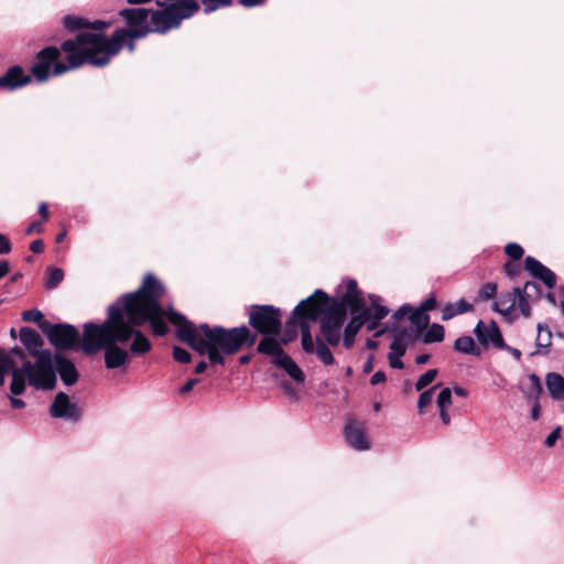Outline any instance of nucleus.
Here are the masks:
<instances>
[{
  "label": "nucleus",
  "instance_id": "obj_19",
  "mask_svg": "<svg viewBox=\"0 0 564 564\" xmlns=\"http://www.w3.org/2000/svg\"><path fill=\"white\" fill-rule=\"evenodd\" d=\"M330 304H338L346 311L348 307L351 314L362 311L364 297L361 293H343L339 300H334Z\"/></svg>",
  "mask_w": 564,
  "mask_h": 564
},
{
  "label": "nucleus",
  "instance_id": "obj_35",
  "mask_svg": "<svg viewBox=\"0 0 564 564\" xmlns=\"http://www.w3.org/2000/svg\"><path fill=\"white\" fill-rule=\"evenodd\" d=\"M440 384H436L427 390H424L420 397H419V400H417V408H419V412L420 413H423L424 412V409L426 406H429L431 403H432V400H433V397H434V390L438 387Z\"/></svg>",
  "mask_w": 564,
  "mask_h": 564
},
{
  "label": "nucleus",
  "instance_id": "obj_31",
  "mask_svg": "<svg viewBox=\"0 0 564 564\" xmlns=\"http://www.w3.org/2000/svg\"><path fill=\"white\" fill-rule=\"evenodd\" d=\"M314 351L324 365H332L334 362V356L332 351L327 345L318 337L316 338V348Z\"/></svg>",
  "mask_w": 564,
  "mask_h": 564
},
{
  "label": "nucleus",
  "instance_id": "obj_25",
  "mask_svg": "<svg viewBox=\"0 0 564 564\" xmlns=\"http://www.w3.org/2000/svg\"><path fill=\"white\" fill-rule=\"evenodd\" d=\"M64 279V271L61 268L48 267L45 272V289L54 290Z\"/></svg>",
  "mask_w": 564,
  "mask_h": 564
},
{
  "label": "nucleus",
  "instance_id": "obj_16",
  "mask_svg": "<svg viewBox=\"0 0 564 564\" xmlns=\"http://www.w3.org/2000/svg\"><path fill=\"white\" fill-rule=\"evenodd\" d=\"M110 23L96 20L94 22H88L86 19L76 17V15H66L63 18V25L66 30L74 32L82 29H91L95 31H101L107 28Z\"/></svg>",
  "mask_w": 564,
  "mask_h": 564
},
{
  "label": "nucleus",
  "instance_id": "obj_56",
  "mask_svg": "<svg viewBox=\"0 0 564 564\" xmlns=\"http://www.w3.org/2000/svg\"><path fill=\"white\" fill-rule=\"evenodd\" d=\"M386 381V373L383 371H376L371 378H370V383L372 386H376L378 383H381V382H384Z\"/></svg>",
  "mask_w": 564,
  "mask_h": 564
},
{
  "label": "nucleus",
  "instance_id": "obj_12",
  "mask_svg": "<svg viewBox=\"0 0 564 564\" xmlns=\"http://www.w3.org/2000/svg\"><path fill=\"white\" fill-rule=\"evenodd\" d=\"M524 268L533 278L542 281L546 288L552 289L555 286V273L535 258L528 256L524 260Z\"/></svg>",
  "mask_w": 564,
  "mask_h": 564
},
{
  "label": "nucleus",
  "instance_id": "obj_42",
  "mask_svg": "<svg viewBox=\"0 0 564 564\" xmlns=\"http://www.w3.org/2000/svg\"><path fill=\"white\" fill-rule=\"evenodd\" d=\"M292 358L281 349V351L276 352L272 356V364L278 368L286 367L288 362L291 361Z\"/></svg>",
  "mask_w": 564,
  "mask_h": 564
},
{
  "label": "nucleus",
  "instance_id": "obj_20",
  "mask_svg": "<svg viewBox=\"0 0 564 564\" xmlns=\"http://www.w3.org/2000/svg\"><path fill=\"white\" fill-rule=\"evenodd\" d=\"M545 384L550 395L555 400L564 399V377L556 372H550L545 377Z\"/></svg>",
  "mask_w": 564,
  "mask_h": 564
},
{
  "label": "nucleus",
  "instance_id": "obj_43",
  "mask_svg": "<svg viewBox=\"0 0 564 564\" xmlns=\"http://www.w3.org/2000/svg\"><path fill=\"white\" fill-rule=\"evenodd\" d=\"M516 306L519 307L522 315H524V316L530 315V305H529L528 296L524 295L520 290H519V296L517 295Z\"/></svg>",
  "mask_w": 564,
  "mask_h": 564
},
{
  "label": "nucleus",
  "instance_id": "obj_15",
  "mask_svg": "<svg viewBox=\"0 0 564 564\" xmlns=\"http://www.w3.org/2000/svg\"><path fill=\"white\" fill-rule=\"evenodd\" d=\"M31 82L30 76L23 73V69L15 65L10 67L7 73L1 76L2 88L14 90L19 87H23Z\"/></svg>",
  "mask_w": 564,
  "mask_h": 564
},
{
  "label": "nucleus",
  "instance_id": "obj_52",
  "mask_svg": "<svg viewBox=\"0 0 564 564\" xmlns=\"http://www.w3.org/2000/svg\"><path fill=\"white\" fill-rule=\"evenodd\" d=\"M44 231V227L41 221H33L30 224V226L26 228L25 234L26 235H33V234H42Z\"/></svg>",
  "mask_w": 564,
  "mask_h": 564
},
{
  "label": "nucleus",
  "instance_id": "obj_64",
  "mask_svg": "<svg viewBox=\"0 0 564 564\" xmlns=\"http://www.w3.org/2000/svg\"><path fill=\"white\" fill-rule=\"evenodd\" d=\"M135 37H130V36H127L126 40L122 42V46L126 45L127 48L129 50V52H133L134 51V40Z\"/></svg>",
  "mask_w": 564,
  "mask_h": 564
},
{
  "label": "nucleus",
  "instance_id": "obj_57",
  "mask_svg": "<svg viewBox=\"0 0 564 564\" xmlns=\"http://www.w3.org/2000/svg\"><path fill=\"white\" fill-rule=\"evenodd\" d=\"M10 404L13 409H23L25 406V402L22 399L15 398V395H10Z\"/></svg>",
  "mask_w": 564,
  "mask_h": 564
},
{
  "label": "nucleus",
  "instance_id": "obj_58",
  "mask_svg": "<svg viewBox=\"0 0 564 564\" xmlns=\"http://www.w3.org/2000/svg\"><path fill=\"white\" fill-rule=\"evenodd\" d=\"M344 293H361L358 290L357 282L355 280H348L346 284V291Z\"/></svg>",
  "mask_w": 564,
  "mask_h": 564
},
{
  "label": "nucleus",
  "instance_id": "obj_46",
  "mask_svg": "<svg viewBox=\"0 0 564 564\" xmlns=\"http://www.w3.org/2000/svg\"><path fill=\"white\" fill-rule=\"evenodd\" d=\"M561 437V427L557 426L545 438L544 445L546 447H552L556 443V441Z\"/></svg>",
  "mask_w": 564,
  "mask_h": 564
},
{
  "label": "nucleus",
  "instance_id": "obj_13",
  "mask_svg": "<svg viewBox=\"0 0 564 564\" xmlns=\"http://www.w3.org/2000/svg\"><path fill=\"white\" fill-rule=\"evenodd\" d=\"M54 366H55V373H58L62 382L65 386L70 387V386H74L78 381L79 373H78L75 365L73 364V361L69 360L68 358H66L59 354H55L54 355Z\"/></svg>",
  "mask_w": 564,
  "mask_h": 564
},
{
  "label": "nucleus",
  "instance_id": "obj_2",
  "mask_svg": "<svg viewBox=\"0 0 564 564\" xmlns=\"http://www.w3.org/2000/svg\"><path fill=\"white\" fill-rule=\"evenodd\" d=\"M61 47L66 54L67 64L58 61L59 51L55 46H47L36 54L31 73L37 82H45L51 76H59L85 63L104 67L119 53L117 42L90 35L87 31L78 33L74 40L64 41Z\"/></svg>",
  "mask_w": 564,
  "mask_h": 564
},
{
  "label": "nucleus",
  "instance_id": "obj_5",
  "mask_svg": "<svg viewBox=\"0 0 564 564\" xmlns=\"http://www.w3.org/2000/svg\"><path fill=\"white\" fill-rule=\"evenodd\" d=\"M327 294L316 290L312 295L302 300L293 310L294 317L305 316L312 322L321 318V333L328 345L336 346L341 338V328L347 313L338 304H329Z\"/></svg>",
  "mask_w": 564,
  "mask_h": 564
},
{
  "label": "nucleus",
  "instance_id": "obj_55",
  "mask_svg": "<svg viewBox=\"0 0 564 564\" xmlns=\"http://www.w3.org/2000/svg\"><path fill=\"white\" fill-rule=\"evenodd\" d=\"M30 250L34 253H42L44 251V242L41 239L33 240L30 243Z\"/></svg>",
  "mask_w": 564,
  "mask_h": 564
},
{
  "label": "nucleus",
  "instance_id": "obj_33",
  "mask_svg": "<svg viewBox=\"0 0 564 564\" xmlns=\"http://www.w3.org/2000/svg\"><path fill=\"white\" fill-rule=\"evenodd\" d=\"M405 332H401L394 336L390 344V352L399 356H403L406 351V343L404 339Z\"/></svg>",
  "mask_w": 564,
  "mask_h": 564
},
{
  "label": "nucleus",
  "instance_id": "obj_44",
  "mask_svg": "<svg viewBox=\"0 0 564 564\" xmlns=\"http://www.w3.org/2000/svg\"><path fill=\"white\" fill-rule=\"evenodd\" d=\"M173 358L181 364H187L191 361V354L186 349L175 346L173 348Z\"/></svg>",
  "mask_w": 564,
  "mask_h": 564
},
{
  "label": "nucleus",
  "instance_id": "obj_47",
  "mask_svg": "<svg viewBox=\"0 0 564 564\" xmlns=\"http://www.w3.org/2000/svg\"><path fill=\"white\" fill-rule=\"evenodd\" d=\"M410 311H411V306L409 304H404L398 311L394 312V314L392 315V319L394 321V323H398L405 316L409 317Z\"/></svg>",
  "mask_w": 564,
  "mask_h": 564
},
{
  "label": "nucleus",
  "instance_id": "obj_8",
  "mask_svg": "<svg viewBox=\"0 0 564 564\" xmlns=\"http://www.w3.org/2000/svg\"><path fill=\"white\" fill-rule=\"evenodd\" d=\"M249 324L263 335L281 333V311L273 305H252L249 313Z\"/></svg>",
  "mask_w": 564,
  "mask_h": 564
},
{
  "label": "nucleus",
  "instance_id": "obj_26",
  "mask_svg": "<svg viewBox=\"0 0 564 564\" xmlns=\"http://www.w3.org/2000/svg\"><path fill=\"white\" fill-rule=\"evenodd\" d=\"M369 297L371 300V306L364 307L362 310H370V319L381 321L389 314V310L378 303L380 301L378 295H369Z\"/></svg>",
  "mask_w": 564,
  "mask_h": 564
},
{
  "label": "nucleus",
  "instance_id": "obj_24",
  "mask_svg": "<svg viewBox=\"0 0 564 564\" xmlns=\"http://www.w3.org/2000/svg\"><path fill=\"white\" fill-rule=\"evenodd\" d=\"M409 321L416 332L424 330L430 322L429 315L420 308H412L409 312Z\"/></svg>",
  "mask_w": 564,
  "mask_h": 564
},
{
  "label": "nucleus",
  "instance_id": "obj_37",
  "mask_svg": "<svg viewBox=\"0 0 564 564\" xmlns=\"http://www.w3.org/2000/svg\"><path fill=\"white\" fill-rule=\"evenodd\" d=\"M436 403L440 410L447 409L452 404V390L443 388L437 395Z\"/></svg>",
  "mask_w": 564,
  "mask_h": 564
},
{
  "label": "nucleus",
  "instance_id": "obj_32",
  "mask_svg": "<svg viewBox=\"0 0 564 564\" xmlns=\"http://www.w3.org/2000/svg\"><path fill=\"white\" fill-rule=\"evenodd\" d=\"M14 368V362L9 354L6 349L0 348V387L4 383L6 373Z\"/></svg>",
  "mask_w": 564,
  "mask_h": 564
},
{
  "label": "nucleus",
  "instance_id": "obj_39",
  "mask_svg": "<svg viewBox=\"0 0 564 564\" xmlns=\"http://www.w3.org/2000/svg\"><path fill=\"white\" fill-rule=\"evenodd\" d=\"M505 252L509 258L519 260L522 258L524 250L520 245L516 242H509L505 247Z\"/></svg>",
  "mask_w": 564,
  "mask_h": 564
},
{
  "label": "nucleus",
  "instance_id": "obj_41",
  "mask_svg": "<svg viewBox=\"0 0 564 564\" xmlns=\"http://www.w3.org/2000/svg\"><path fill=\"white\" fill-rule=\"evenodd\" d=\"M497 293V284L496 283H486L481 286L478 292V296L482 300H489L496 296Z\"/></svg>",
  "mask_w": 564,
  "mask_h": 564
},
{
  "label": "nucleus",
  "instance_id": "obj_63",
  "mask_svg": "<svg viewBox=\"0 0 564 564\" xmlns=\"http://www.w3.org/2000/svg\"><path fill=\"white\" fill-rule=\"evenodd\" d=\"M440 417L444 424L447 425L451 423V416L447 413V409L440 410Z\"/></svg>",
  "mask_w": 564,
  "mask_h": 564
},
{
  "label": "nucleus",
  "instance_id": "obj_45",
  "mask_svg": "<svg viewBox=\"0 0 564 564\" xmlns=\"http://www.w3.org/2000/svg\"><path fill=\"white\" fill-rule=\"evenodd\" d=\"M520 291L528 297H532V296H538L540 290L535 282L528 281L524 283L523 288H520Z\"/></svg>",
  "mask_w": 564,
  "mask_h": 564
},
{
  "label": "nucleus",
  "instance_id": "obj_14",
  "mask_svg": "<svg viewBox=\"0 0 564 564\" xmlns=\"http://www.w3.org/2000/svg\"><path fill=\"white\" fill-rule=\"evenodd\" d=\"M370 319V310H362L357 314H352V317L345 327L344 333V346L350 348L354 345L355 336L359 332L360 327Z\"/></svg>",
  "mask_w": 564,
  "mask_h": 564
},
{
  "label": "nucleus",
  "instance_id": "obj_36",
  "mask_svg": "<svg viewBox=\"0 0 564 564\" xmlns=\"http://www.w3.org/2000/svg\"><path fill=\"white\" fill-rule=\"evenodd\" d=\"M22 319L24 322L36 323L40 327L42 323H45L43 313L37 308L24 311L22 313Z\"/></svg>",
  "mask_w": 564,
  "mask_h": 564
},
{
  "label": "nucleus",
  "instance_id": "obj_60",
  "mask_svg": "<svg viewBox=\"0 0 564 564\" xmlns=\"http://www.w3.org/2000/svg\"><path fill=\"white\" fill-rule=\"evenodd\" d=\"M264 2V0H239V3L245 8H252L260 6Z\"/></svg>",
  "mask_w": 564,
  "mask_h": 564
},
{
  "label": "nucleus",
  "instance_id": "obj_28",
  "mask_svg": "<svg viewBox=\"0 0 564 564\" xmlns=\"http://www.w3.org/2000/svg\"><path fill=\"white\" fill-rule=\"evenodd\" d=\"M299 317H294L292 314L290 319L285 324V328L282 337L280 338L283 345L289 344L297 336Z\"/></svg>",
  "mask_w": 564,
  "mask_h": 564
},
{
  "label": "nucleus",
  "instance_id": "obj_4",
  "mask_svg": "<svg viewBox=\"0 0 564 564\" xmlns=\"http://www.w3.org/2000/svg\"><path fill=\"white\" fill-rule=\"evenodd\" d=\"M129 329H115L112 322L107 317L101 324L86 323L83 332L82 350L87 355L104 349L105 367L119 369L131 362V356L121 347L130 340Z\"/></svg>",
  "mask_w": 564,
  "mask_h": 564
},
{
  "label": "nucleus",
  "instance_id": "obj_9",
  "mask_svg": "<svg viewBox=\"0 0 564 564\" xmlns=\"http://www.w3.org/2000/svg\"><path fill=\"white\" fill-rule=\"evenodd\" d=\"M50 414L54 419H61L68 423H77L83 414L82 409L72 402L69 395L65 392H58L50 405Z\"/></svg>",
  "mask_w": 564,
  "mask_h": 564
},
{
  "label": "nucleus",
  "instance_id": "obj_22",
  "mask_svg": "<svg viewBox=\"0 0 564 564\" xmlns=\"http://www.w3.org/2000/svg\"><path fill=\"white\" fill-rule=\"evenodd\" d=\"M299 317V327L301 329V344L302 348L305 352L312 354L314 352V349L316 346L314 345V340L311 334V326L310 322L311 319L306 318L305 316H297Z\"/></svg>",
  "mask_w": 564,
  "mask_h": 564
},
{
  "label": "nucleus",
  "instance_id": "obj_40",
  "mask_svg": "<svg viewBox=\"0 0 564 564\" xmlns=\"http://www.w3.org/2000/svg\"><path fill=\"white\" fill-rule=\"evenodd\" d=\"M203 4L205 12L209 13L217 9L230 6L231 0H203Z\"/></svg>",
  "mask_w": 564,
  "mask_h": 564
},
{
  "label": "nucleus",
  "instance_id": "obj_53",
  "mask_svg": "<svg viewBox=\"0 0 564 564\" xmlns=\"http://www.w3.org/2000/svg\"><path fill=\"white\" fill-rule=\"evenodd\" d=\"M435 306H436L435 297L434 296H430L425 301H423L417 308L423 310V312L426 313L427 311H431V310L435 308Z\"/></svg>",
  "mask_w": 564,
  "mask_h": 564
},
{
  "label": "nucleus",
  "instance_id": "obj_1",
  "mask_svg": "<svg viewBox=\"0 0 564 564\" xmlns=\"http://www.w3.org/2000/svg\"><path fill=\"white\" fill-rule=\"evenodd\" d=\"M165 292L163 283L152 273L145 274L141 286L132 293L122 295L116 303L108 307V318L115 329H129L132 340L129 349L131 355H145L152 345L148 337L135 327L145 323L150 324L155 336H164L169 328L167 318L177 327V337L200 356L207 355L210 364L223 365V355H234L249 341L254 343L256 337L247 326L224 328L221 326L209 327L207 324L195 326L185 315L173 310L172 304L162 306L160 300Z\"/></svg>",
  "mask_w": 564,
  "mask_h": 564
},
{
  "label": "nucleus",
  "instance_id": "obj_54",
  "mask_svg": "<svg viewBox=\"0 0 564 564\" xmlns=\"http://www.w3.org/2000/svg\"><path fill=\"white\" fill-rule=\"evenodd\" d=\"M199 382V379L197 378H193V379H189L187 380L180 389V393H187L189 391H192V389L194 388L195 384H197Z\"/></svg>",
  "mask_w": 564,
  "mask_h": 564
},
{
  "label": "nucleus",
  "instance_id": "obj_48",
  "mask_svg": "<svg viewBox=\"0 0 564 564\" xmlns=\"http://www.w3.org/2000/svg\"><path fill=\"white\" fill-rule=\"evenodd\" d=\"M401 357L402 356L389 352L388 359H389L390 367L394 368V369H402L404 367V364L401 360Z\"/></svg>",
  "mask_w": 564,
  "mask_h": 564
},
{
  "label": "nucleus",
  "instance_id": "obj_50",
  "mask_svg": "<svg viewBox=\"0 0 564 564\" xmlns=\"http://www.w3.org/2000/svg\"><path fill=\"white\" fill-rule=\"evenodd\" d=\"M530 381L532 382V390L535 395V398L539 397V394L542 392V386L540 382V378L535 373H531L529 376Z\"/></svg>",
  "mask_w": 564,
  "mask_h": 564
},
{
  "label": "nucleus",
  "instance_id": "obj_38",
  "mask_svg": "<svg viewBox=\"0 0 564 564\" xmlns=\"http://www.w3.org/2000/svg\"><path fill=\"white\" fill-rule=\"evenodd\" d=\"M286 373L295 381L302 382L304 380V375L301 368L293 361L288 362L286 367L283 368Z\"/></svg>",
  "mask_w": 564,
  "mask_h": 564
},
{
  "label": "nucleus",
  "instance_id": "obj_6",
  "mask_svg": "<svg viewBox=\"0 0 564 564\" xmlns=\"http://www.w3.org/2000/svg\"><path fill=\"white\" fill-rule=\"evenodd\" d=\"M35 360L24 361L21 367L11 371L10 392L14 395L23 394L26 384L35 390L50 391L56 387L54 354L50 349H43Z\"/></svg>",
  "mask_w": 564,
  "mask_h": 564
},
{
  "label": "nucleus",
  "instance_id": "obj_62",
  "mask_svg": "<svg viewBox=\"0 0 564 564\" xmlns=\"http://www.w3.org/2000/svg\"><path fill=\"white\" fill-rule=\"evenodd\" d=\"M10 265L6 260L0 261V280L9 273Z\"/></svg>",
  "mask_w": 564,
  "mask_h": 564
},
{
  "label": "nucleus",
  "instance_id": "obj_49",
  "mask_svg": "<svg viewBox=\"0 0 564 564\" xmlns=\"http://www.w3.org/2000/svg\"><path fill=\"white\" fill-rule=\"evenodd\" d=\"M11 249L12 246L9 238L6 235L0 234V254L9 253Z\"/></svg>",
  "mask_w": 564,
  "mask_h": 564
},
{
  "label": "nucleus",
  "instance_id": "obj_3",
  "mask_svg": "<svg viewBox=\"0 0 564 564\" xmlns=\"http://www.w3.org/2000/svg\"><path fill=\"white\" fill-rule=\"evenodd\" d=\"M198 10L199 4L196 0H183L177 3H170L161 10L144 8L122 9L119 14L129 25V30L118 29L113 32L111 37H106L102 33L93 32H90V35L101 37L109 42H117L120 51L122 42L127 36L143 37L151 32L166 33L172 29L178 28L184 19L191 18Z\"/></svg>",
  "mask_w": 564,
  "mask_h": 564
},
{
  "label": "nucleus",
  "instance_id": "obj_34",
  "mask_svg": "<svg viewBox=\"0 0 564 564\" xmlns=\"http://www.w3.org/2000/svg\"><path fill=\"white\" fill-rule=\"evenodd\" d=\"M437 373H438L437 369H430L426 372H424L423 375H421L415 382V390L422 391L424 388H426L429 384H431L434 381Z\"/></svg>",
  "mask_w": 564,
  "mask_h": 564
},
{
  "label": "nucleus",
  "instance_id": "obj_21",
  "mask_svg": "<svg viewBox=\"0 0 564 564\" xmlns=\"http://www.w3.org/2000/svg\"><path fill=\"white\" fill-rule=\"evenodd\" d=\"M474 310L473 304L468 303L466 300L460 299L454 303H447L442 308V319L449 321L456 315L464 314Z\"/></svg>",
  "mask_w": 564,
  "mask_h": 564
},
{
  "label": "nucleus",
  "instance_id": "obj_29",
  "mask_svg": "<svg viewBox=\"0 0 564 564\" xmlns=\"http://www.w3.org/2000/svg\"><path fill=\"white\" fill-rule=\"evenodd\" d=\"M552 333L546 325H538L536 347L538 350L532 355L538 354L541 348H547L551 346Z\"/></svg>",
  "mask_w": 564,
  "mask_h": 564
},
{
  "label": "nucleus",
  "instance_id": "obj_10",
  "mask_svg": "<svg viewBox=\"0 0 564 564\" xmlns=\"http://www.w3.org/2000/svg\"><path fill=\"white\" fill-rule=\"evenodd\" d=\"M345 441L355 451L370 449L371 444L366 435L365 423L356 419H349L344 429Z\"/></svg>",
  "mask_w": 564,
  "mask_h": 564
},
{
  "label": "nucleus",
  "instance_id": "obj_11",
  "mask_svg": "<svg viewBox=\"0 0 564 564\" xmlns=\"http://www.w3.org/2000/svg\"><path fill=\"white\" fill-rule=\"evenodd\" d=\"M475 336L481 345L491 344L494 347H505V340L496 322L484 323L479 321L474 329Z\"/></svg>",
  "mask_w": 564,
  "mask_h": 564
},
{
  "label": "nucleus",
  "instance_id": "obj_27",
  "mask_svg": "<svg viewBox=\"0 0 564 564\" xmlns=\"http://www.w3.org/2000/svg\"><path fill=\"white\" fill-rule=\"evenodd\" d=\"M454 349L463 354H479V350H476L475 341L470 336L458 337L454 343Z\"/></svg>",
  "mask_w": 564,
  "mask_h": 564
},
{
  "label": "nucleus",
  "instance_id": "obj_17",
  "mask_svg": "<svg viewBox=\"0 0 564 564\" xmlns=\"http://www.w3.org/2000/svg\"><path fill=\"white\" fill-rule=\"evenodd\" d=\"M20 340L26 348L28 352L31 356H37L39 352H42L43 341L37 332L32 328L23 327L20 329Z\"/></svg>",
  "mask_w": 564,
  "mask_h": 564
},
{
  "label": "nucleus",
  "instance_id": "obj_30",
  "mask_svg": "<svg viewBox=\"0 0 564 564\" xmlns=\"http://www.w3.org/2000/svg\"><path fill=\"white\" fill-rule=\"evenodd\" d=\"M445 330L440 324H432L424 333L423 341L425 344L438 343L444 339Z\"/></svg>",
  "mask_w": 564,
  "mask_h": 564
},
{
  "label": "nucleus",
  "instance_id": "obj_59",
  "mask_svg": "<svg viewBox=\"0 0 564 564\" xmlns=\"http://www.w3.org/2000/svg\"><path fill=\"white\" fill-rule=\"evenodd\" d=\"M499 349H505V350L509 351L517 360L521 359V355H522L521 351L518 348L508 346L506 343H505V347H499Z\"/></svg>",
  "mask_w": 564,
  "mask_h": 564
},
{
  "label": "nucleus",
  "instance_id": "obj_18",
  "mask_svg": "<svg viewBox=\"0 0 564 564\" xmlns=\"http://www.w3.org/2000/svg\"><path fill=\"white\" fill-rule=\"evenodd\" d=\"M517 295L519 296V288H514L511 292L500 294L499 299L494 302V311L500 314H509L517 304Z\"/></svg>",
  "mask_w": 564,
  "mask_h": 564
},
{
  "label": "nucleus",
  "instance_id": "obj_51",
  "mask_svg": "<svg viewBox=\"0 0 564 564\" xmlns=\"http://www.w3.org/2000/svg\"><path fill=\"white\" fill-rule=\"evenodd\" d=\"M505 272L508 276L514 278L520 273V267L517 263L507 262L505 264Z\"/></svg>",
  "mask_w": 564,
  "mask_h": 564
},
{
  "label": "nucleus",
  "instance_id": "obj_23",
  "mask_svg": "<svg viewBox=\"0 0 564 564\" xmlns=\"http://www.w3.org/2000/svg\"><path fill=\"white\" fill-rule=\"evenodd\" d=\"M281 340L272 337L271 335H264V337L259 341L257 350L260 354L273 356L282 349Z\"/></svg>",
  "mask_w": 564,
  "mask_h": 564
},
{
  "label": "nucleus",
  "instance_id": "obj_7",
  "mask_svg": "<svg viewBox=\"0 0 564 564\" xmlns=\"http://www.w3.org/2000/svg\"><path fill=\"white\" fill-rule=\"evenodd\" d=\"M41 329L47 336V339L56 350H79L82 349L83 336L78 329L66 323L51 325L48 322L42 323Z\"/></svg>",
  "mask_w": 564,
  "mask_h": 564
},
{
  "label": "nucleus",
  "instance_id": "obj_61",
  "mask_svg": "<svg viewBox=\"0 0 564 564\" xmlns=\"http://www.w3.org/2000/svg\"><path fill=\"white\" fill-rule=\"evenodd\" d=\"M39 214L44 221L48 219L50 215L46 203L43 202L39 205Z\"/></svg>",
  "mask_w": 564,
  "mask_h": 564
}]
</instances>
